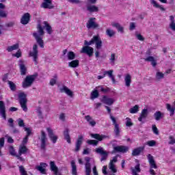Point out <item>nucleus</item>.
Segmentation results:
<instances>
[{
    "mask_svg": "<svg viewBox=\"0 0 175 175\" xmlns=\"http://www.w3.org/2000/svg\"><path fill=\"white\" fill-rule=\"evenodd\" d=\"M43 24L44 26L42 27V25L40 23H38L37 25L38 32L33 33V36L34 39L36 40L38 44L40 46V47H41V49L44 48V42L43 41V35H44V30H43V29L45 28L49 35H51V33H53V28L51 27L50 24H49V22L44 21Z\"/></svg>",
    "mask_w": 175,
    "mask_h": 175,
    "instance_id": "obj_1",
    "label": "nucleus"
},
{
    "mask_svg": "<svg viewBox=\"0 0 175 175\" xmlns=\"http://www.w3.org/2000/svg\"><path fill=\"white\" fill-rule=\"evenodd\" d=\"M91 137H93V139H89L87 141L88 144H90V146H98V143L99 142H102V140H105V139H107V136L105 135H100L98 133L95 134H90ZM98 140V141H97Z\"/></svg>",
    "mask_w": 175,
    "mask_h": 175,
    "instance_id": "obj_2",
    "label": "nucleus"
},
{
    "mask_svg": "<svg viewBox=\"0 0 175 175\" xmlns=\"http://www.w3.org/2000/svg\"><path fill=\"white\" fill-rule=\"evenodd\" d=\"M37 77L38 74L27 75L22 83L23 88H29V87H32V84H33Z\"/></svg>",
    "mask_w": 175,
    "mask_h": 175,
    "instance_id": "obj_3",
    "label": "nucleus"
},
{
    "mask_svg": "<svg viewBox=\"0 0 175 175\" xmlns=\"http://www.w3.org/2000/svg\"><path fill=\"white\" fill-rule=\"evenodd\" d=\"M96 44V49L98 50L102 48V40L99 38V36H94L90 42L85 40L84 44L85 46H91V44Z\"/></svg>",
    "mask_w": 175,
    "mask_h": 175,
    "instance_id": "obj_4",
    "label": "nucleus"
},
{
    "mask_svg": "<svg viewBox=\"0 0 175 175\" xmlns=\"http://www.w3.org/2000/svg\"><path fill=\"white\" fill-rule=\"evenodd\" d=\"M29 55L33 58L35 65H38L39 59V51L38 50V44L33 45L32 51L29 53Z\"/></svg>",
    "mask_w": 175,
    "mask_h": 175,
    "instance_id": "obj_5",
    "label": "nucleus"
},
{
    "mask_svg": "<svg viewBox=\"0 0 175 175\" xmlns=\"http://www.w3.org/2000/svg\"><path fill=\"white\" fill-rule=\"evenodd\" d=\"M18 97L19 99V103L23 111H27L28 107H27V95L24 92H21L18 94Z\"/></svg>",
    "mask_w": 175,
    "mask_h": 175,
    "instance_id": "obj_6",
    "label": "nucleus"
},
{
    "mask_svg": "<svg viewBox=\"0 0 175 175\" xmlns=\"http://www.w3.org/2000/svg\"><path fill=\"white\" fill-rule=\"evenodd\" d=\"M148 161L149 162L150 165V173L152 175H155L157 173H155V171H154L153 169H158V166L157 165V163H155V160L154 159V157L151 155V154H148L147 155Z\"/></svg>",
    "mask_w": 175,
    "mask_h": 175,
    "instance_id": "obj_7",
    "label": "nucleus"
},
{
    "mask_svg": "<svg viewBox=\"0 0 175 175\" xmlns=\"http://www.w3.org/2000/svg\"><path fill=\"white\" fill-rule=\"evenodd\" d=\"M41 144H40V148L41 150H46V146L47 144H46L47 142V135H46V132L44 131H41V135L38 137Z\"/></svg>",
    "mask_w": 175,
    "mask_h": 175,
    "instance_id": "obj_8",
    "label": "nucleus"
},
{
    "mask_svg": "<svg viewBox=\"0 0 175 175\" xmlns=\"http://www.w3.org/2000/svg\"><path fill=\"white\" fill-rule=\"evenodd\" d=\"M113 150L111 152V154H116V152H122V154H125L129 151V147L126 146H114L113 145Z\"/></svg>",
    "mask_w": 175,
    "mask_h": 175,
    "instance_id": "obj_9",
    "label": "nucleus"
},
{
    "mask_svg": "<svg viewBox=\"0 0 175 175\" xmlns=\"http://www.w3.org/2000/svg\"><path fill=\"white\" fill-rule=\"evenodd\" d=\"M95 20H96V18L92 17L89 18L86 23L88 29H96V28H99V24L96 23Z\"/></svg>",
    "mask_w": 175,
    "mask_h": 175,
    "instance_id": "obj_10",
    "label": "nucleus"
},
{
    "mask_svg": "<svg viewBox=\"0 0 175 175\" xmlns=\"http://www.w3.org/2000/svg\"><path fill=\"white\" fill-rule=\"evenodd\" d=\"M110 119L113 122V125H114L113 132L116 136V137H119L121 130L120 129V124L117 123V120L114 116L110 115Z\"/></svg>",
    "mask_w": 175,
    "mask_h": 175,
    "instance_id": "obj_11",
    "label": "nucleus"
},
{
    "mask_svg": "<svg viewBox=\"0 0 175 175\" xmlns=\"http://www.w3.org/2000/svg\"><path fill=\"white\" fill-rule=\"evenodd\" d=\"M96 152L97 154H100L101 157L100 161L103 162V161H106L107 159V157H109V152L105 149H103V147H99L96 149Z\"/></svg>",
    "mask_w": 175,
    "mask_h": 175,
    "instance_id": "obj_12",
    "label": "nucleus"
},
{
    "mask_svg": "<svg viewBox=\"0 0 175 175\" xmlns=\"http://www.w3.org/2000/svg\"><path fill=\"white\" fill-rule=\"evenodd\" d=\"M81 53L87 54L88 57H92L94 54V48L88 46H85L81 49Z\"/></svg>",
    "mask_w": 175,
    "mask_h": 175,
    "instance_id": "obj_13",
    "label": "nucleus"
},
{
    "mask_svg": "<svg viewBox=\"0 0 175 175\" xmlns=\"http://www.w3.org/2000/svg\"><path fill=\"white\" fill-rule=\"evenodd\" d=\"M46 131L48 132V135L50 140L52 141V143H53V144H55V143H57V141L58 140V136L54 134L53 129H51V128L50 127L46 128Z\"/></svg>",
    "mask_w": 175,
    "mask_h": 175,
    "instance_id": "obj_14",
    "label": "nucleus"
},
{
    "mask_svg": "<svg viewBox=\"0 0 175 175\" xmlns=\"http://www.w3.org/2000/svg\"><path fill=\"white\" fill-rule=\"evenodd\" d=\"M18 66L21 76H25L27 75V66H25V62L23 59L18 61Z\"/></svg>",
    "mask_w": 175,
    "mask_h": 175,
    "instance_id": "obj_15",
    "label": "nucleus"
},
{
    "mask_svg": "<svg viewBox=\"0 0 175 175\" xmlns=\"http://www.w3.org/2000/svg\"><path fill=\"white\" fill-rule=\"evenodd\" d=\"M135 162L137 163L135 167H131V174L132 175H139L137 173H140L142 172V169L140 168V163L137 159H135Z\"/></svg>",
    "mask_w": 175,
    "mask_h": 175,
    "instance_id": "obj_16",
    "label": "nucleus"
},
{
    "mask_svg": "<svg viewBox=\"0 0 175 175\" xmlns=\"http://www.w3.org/2000/svg\"><path fill=\"white\" fill-rule=\"evenodd\" d=\"M40 7L43 9H54V5H53L52 0H44Z\"/></svg>",
    "mask_w": 175,
    "mask_h": 175,
    "instance_id": "obj_17",
    "label": "nucleus"
},
{
    "mask_svg": "<svg viewBox=\"0 0 175 175\" xmlns=\"http://www.w3.org/2000/svg\"><path fill=\"white\" fill-rule=\"evenodd\" d=\"M0 116L6 120V107L5 106V103L0 100Z\"/></svg>",
    "mask_w": 175,
    "mask_h": 175,
    "instance_id": "obj_18",
    "label": "nucleus"
},
{
    "mask_svg": "<svg viewBox=\"0 0 175 175\" xmlns=\"http://www.w3.org/2000/svg\"><path fill=\"white\" fill-rule=\"evenodd\" d=\"M84 139V137L83 135H79L78 137V139L75 143V152H79L80 151V148L81 147V144H83V139Z\"/></svg>",
    "mask_w": 175,
    "mask_h": 175,
    "instance_id": "obj_19",
    "label": "nucleus"
},
{
    "mask_svg": "<svg viewBox=\"0 0 175 175\" xmlns=\"http://www.w3.org/2000/svg\"><path fill=\"white\" fill-rule=\"evenodd\" d=\"M30 20H31V15L29 14V13L26 12L23 15L22 18H21V23L23 25H27V24L29 23Z\"/></svg>",
    "mask_w": 175,
    "mask_h": 175,
    "instance_id": "obj_20",
    "label": "nucleus"
},
{
    "mask_svg": "<svg viewBox=\"0 0 175 175\" xmlns=\"http://www.w3.org/2000/svg\"><path fill=\"white\" fill-rule=\"evenodd\" d=\"M101 102L105 103V105H107L108 106H111L116 102L114 98H109L107 96H103V98L101 99Z\"/></svg>",
    "mask_w": 175,
    "mask_h": 175,
    "instance_id": "obj_21",
    "label": "nucleus"
},
{
    "mask_svg": "<svg viewBox=\"0 0 175 175\" xmlns=\"http://www.w3.org/2000/svg\"><path fill=\"white\" fill-rule=\"evenodd\" d=\"M148 116V109H142L141 114L138 118V121H139V122H143V120H146V118H147Z\"/></svg>",
    "mask_w": 175,
    "mask_h": 175,
    "instance_id": "obj_22",
    "label": "nucleus"
},
{
    "mask_svg": "<svg viewBox=\"0 0 175 175\" xmlns=\"http://www.w3.org/2000/svg\"><path fill=\"white\" fill-rule=\"evenodd\" d=\"M60 92H64L70 96V98H73V92L70 90V89L68 88V87L64 85L62 88H60Z\"/></svg>",
    "mask_w": 175,
    "mask_h": 175,
    "instance_id": "obj_23",
    "label": "nucleus"
},
{
    "mask_svg": "<svg viewBox=\"0 0 175 175\" xmlns=\"http://www.w3.org/2000/svg\"><path fill=\"white\" fill-rule=\"evenodd\" d=\"M144 147L139 146L138 148H135L133 150L131 155L133 157H137V156L140 155V154H142V151H144Z\"/></svg>",
    "mask_w": 175,
    "mask_h": 175,
    "instance_id": "obj_24",
    "label": "nucleus"
},
{
    "mask_svg": "<svg viewBox=\"0 0 175 175\" xmlns=\"http://www.w3.org/2000/svg\"><path fill=\"white\" fill-rule=\"evenodd\" d=\"M47 167V164L46 163H40V165L36 167V169L38 170V172H41L42 174H46V169L44 167Z\"/></svg>",
    "mask_w": 175,
    "mask_h": 175,
    "instance_id": "obj_25",
    "label": "nucleus"
},
{
    "mask_svg": "<svg viewBox=\"0 0 175 175\" xmlns=\"http://www.w3.org/2000/svg\"><path fill=\"white\" fill-rule=\"evenodd\" d=\"M87 10L90 13H98L99 12V8L96 7V5H88Z\"/></svg>",
    "mask_w": 175,
    "mask_h": 175,
    "instance_id": "obj_26",
    "label": "nucleus"
},
{
    "mask_svg": "<svg viewBox=\"0 0 175 175\" xmlns=\"http://www.w3.org/2000/svg\"><path fill=\"white\" fill-rule=\"evenodd\" d=\"M174 107H172L170 104H166V109L168 111H170V117H173L174 116L175 111V101L173 103Z\"/></svg>",
    "mask_w": 175,
    "mask_h": 175,
    "instance_id": "obj_27",
    "label": "nucleus"
},
{
    "mask_svg": "<svg viewBox=\"0 0 175 175\" xmlns=\"http://www.w3.org/2000/svg\"><path fill=\"white\" fill-rule=\"evenodd\" d=\"M85 120H86L87 122H88L89 125H90V126H95V125H96V122L95 120H93L92 117H91V116L88 115L85 116Z\"/></svg>",
    "mask_w": 175,
    "mask_h": 175,
    "instance_id": "obj_28",
    "label": "nucleus"
},
{
    "mask_svg": "<svg viewBox=\"0 0 175 175\" xmlns=\"http://www.w3.org/2000/svg\"><path fill=\"white\" fill-rule=\"evenodd\" d=\"M144 61L146 62H151V65L155 68L157 66V60L152 56H148L144 59Z\"/></svg>",
    "mask_w": 175,
    "mask_h": 175,
    "instance_id": "obj_29",
    "label": "nucleus"
},
{
    "mask_svg": "<svg viewBox=\"0 0 175 175\" xmlns=\"http://www.w3.org/2000/svg\"><path fill=\"white\" fill-rule=\"evenodd\" d=\"M50 167H51V172H53L55 175L58 174V167H57L54 161L50 162Z\"/></svg>",
    "mask_w": 175,
    "mask_h": 175,
    "instance_id": "obj_30",
    "label": "nucleus"
},
{
    "mask_svg": "<svg viewBox=\"0 0 175 175\" xmlns=\"http://www.w3.org/2000/svg\"><path fill=\"white\" fill-rule=\"evenodd\" d=\"M64 139H65V140H66L67 143H68V144H70L72 143V142L70 141V135L69 134L68 129H66L64 130Z\"/></svg>",
    "mask_w": 175,
    "mask_h": 175,
    "instance_id": "obj_31",
    "label": "nucleus"
},
{
    "mask_svg": "<svg viewBox=\"0 0 175 175\" xmlns=\"http://www.w3.org/2000/svg\"><path fill=\"white\" fill-rule=\"evenodd\" d=\"M125 85L126 87H131V83H132V76L130 74H127L124 77Z\"/></svg>",
    "mask_w": 175,
    "mask_h": 175,
    "instance_id": "obj_32",
    "label": "nucleus"
},
{
    "mask_svg": "<svg viewBox=\"0 0 175 175\" xmlns=\"http://www.w3.org/2000/svg\"><path fill=\"white\" fill-rule=\"evenodd\" d=\"M113 70H110L108 71H104V76L106 77V75H108V77H109V79H111L112 83H116V79L114 78V75H113Z\"/></svg>",
    "mask_w": 175,
    "mask_h": 175,
    "instance_id": "obj_33",
    "label": "nucleus"
},
{
    "mask_svg": "<svg viewBox=\"0 0 175 175\" xmlns=\"http://www.w3.org/2000/svg\"><path fill=\"white\" fill-rule=\"evenodd\" d=\"M71 172L72 175H77V166L75 161H71Z\"/></svg>",
    "mask_w": 175,
    "mask_h": 175,
    "instance_id": "obj_34",
    "label": "nucleus"
},
{
    "mask_svg": "<svg viewBox=\"0 0 175 175\" xmlns=\"http://www.w3.org/2000/svg\"><path fill=\"white\" fill-rule=\"evenodd\" d=\"M170 28L172 29V31H174L175 32V20L174 16L173 15L170 16Z\"/></svg>",
    "mask_w": 175,
    "mask_h": 175,
    "instance_id": "obj_35",
    "label": "nucleus"
},
{
    "mask_svg": "<svg viewBox=\"0 0 175 175\" xmlns=\"http://www.w3.org/2000/svg\"><path fill=\"white\" fill-rule=\"evenodd\" d=\"M0 17L2 18H6L8 17V14H6V11L5 10H0ZM0 28H3V25H0ZM2 35V30L0 29V36Z\"/></svg>",
    "mask_w": 175,
    "mask_h": 175,
    "instance_id": "obj_36",
    "label": "nucleus"
},
{
    "mask_svg": "<svg viewBox=\"0 0 175 175\" xmlns=\"http://www.w3.org/2000/svg\"><path fill=\"white\" fill-rule=\"evenodd\" d=\"M162 79H165V74L161 72L160 71H157L156 72L155 81H161V80H162Z\"/></svg>",
    "mask_w": 175,
    "mask_h": 175,
    "instance_id": "obj_37",
    "label": "nucleus"
},
{
    "mask_svg": "<svg viewBox=\"0 0 175 175\" xmlns=\"http://www.w3.org/2000/svg\"><path fill=\"white\" fill-rule=\"evenodd\" d=\"M112 27H114L116 29H118V32L121 33H124V27L120 25L118 23H115L112 24Z\"/></svg>",
    "mask_w": 175,
    "mask_h": 175,
    "instance_id": "obj_38",
    "label": "nucleus"
},
{
    "mask_svg": "<svg viewBox=\"0 0 175 175\" xmlns=\"http://www.w3.org/2000/svg\"><path fill=\"white\" fill-rule=\"evenodd\" d=\"M154 118L156 121H159L161 118H163V113L161 111H157L154 113Z\"/></svg>",
    "mask_w": 175,
    "mask_h": 175,
    "instance_id": "obj_39",
    "label": "nucleus"
},
{
    "mask_svg": "<svg viewBox=\"0 0 175 175\" xmlns=\"http://www.w3.org/2000/svg\"><path fill=\"white\" fill-rule=\"evenodd\" d=\"M150 3L152 5H153L154 8H157L161 10V12H165V8H163L162 5H160L155 1V0H150Z\"/></svg>",
    "mask_w": 175,
    "mask_h": 175,
    "instance_id": "obj_40",
    "label": "nucleus"
},
{
    "mask_svg": "<svg viewBox=\"0 0 175 175\" xmlns=\"http://www.w3.org/2000/svg\"><path fill=\"white\" fill-rule=\"evenodd\" d=\"M28 152V148H27V146H21L19 147V150H18V154L19 155H22L23 154H25L26 152Z\"/></svg>",
    "mask_w": 175,
    "mask_h": 175,
    "instance_id": "obj_41",
    "label": "nucleus"
},
{
    "mask_svg": "<svg viewBox=\"0 0 175 175\" xmlns=\"http://www.w3.org/2000/svg\"><path fill=\"white\" fill-rule=\"evenodd\" d=\"M18 44H15L12 46H9L7 47V51H8V53H12V51H14V50H18Z\"/></svg>",
    "mask_w": 175,
    "mask_h": 175,
    "instance_id": "obj_42",
    "label": "nucleus"
},
{
    "mask_svg": "<svg viewBox=\"0 0 175 175\" xmlns=\"http://www.w3.org/2000/svg\"><path fill=\"white\" fill-rule=\"evenodd\" d=\"M8 84L11 91L14 92V91H16V90H17V86L16 85V83H14L13 81H8Z\"/></svg>",
    "mask_w": 175,
    "mask_h": 175,
    "instance_id": "obj_43",
    "label": "nucleus"
},
{
    "mask_svg": "<svg viewBox=\"0 0 175 175\" xmlns=\"http://www.w3.org/2000/svg\"><path fill=\"white\" fill-rule=\"evenodd\" d=\"M79 60H73L68 63V66H70V68H77V66H79Z\"/></svg>",
    "mask_w": 175,
    "mask_h": 175,
    "instance_id": "obj_44",
    "label": "nucleus"
},
{
    "mask_svg": "<svg viewBox=\"0 0 175 175\" xmlns=\"http://www.w3.org/2000/svg\"><path fill=\"white\" fill-rule=\"evenodd\" d=\"M67 57L69 61H72V59H75V58H76V54H75V52L73 51H69L67 53Z\"/></svg>",
    "mask_w": 175,
    "mask_h": 175,
    "instance_id": "obj_45",
    "label": "nucleus"
},
{
    "mask_svg": "<svg viewBox=\"0 0 175 175\" xmlns=\"http://www.w3.org/2000/svg\"><path fill=\"white\" fill-rule=\"evenodd\" d=\"M98 97H99V92H98V90H94L93 92H92L90 99L94 100V99H96V98H98Z\"/></svg>",
    "mask_w": 175,
    "mask_h": 175,
    "instance_id": "obj_46",
    "label": "nucleus"
},
{
    "mask_svg": "<svg viewBox=\"0 0 175 175\" xmlns=\"http://www.w3.org/2000/svg\"><path fill=\"white\" fill-rule=\"evenodd\" d=\"M97 90L98 91H100V92H103V94H107V92H110V88H104L103 86H98Z\"/></svg>",
    "mask_w": 175,
    "mask_h": 175,
    "instance_id": "obj_47",
    "label": "nucleus"
},
{
    "mask_svg": "<svg viewBox=\"0 0 175 175\" xmlns=\"http://www.w3.org/2000/svg\"><path fill=\"white\" fill-rule=\"evenodd\" d=\"M106 35L109 38H113V36L116 35V31L110 29H107L106 30Z\"/></svg>",
    "mask_w": 175,
    "mask_h": 175,
    "instance_id": "obj_48",
    "label": "nucleus"
},
{
    "mask_svg": "<svg viewBox=\"0 0 175 175\" xmlns=\"http://www.w3.org/2000/svg\"><path fill=\"white\" fill-rule=\"evenodd\" d=\"M58 79V75H55L53 76V78L51 79L49 84L50 85H54L55 84H57V79Z\"/></svg>",
    "mask_w": 175,
    "mask_h": 175,
    "instance_id": "obj_49",
    "label": "nucleus"
},
{
    "mask_svg": "<svg viewBox=\"0 0 175 175\" xmlns=\"http://www.w3.org/2000/svg\"><path fill=\"white\" fill-rule=\"evenodd\" d=\"M131 114H136L139 111V105H135L133 107L131 108L129 110Z\"/></svg>",
    "mask_w": 175,
    "mask_h": 175,
    "instance_id": "obj_50",
    "label": "nucleus"
},
{
    "mask_svg": "<svg viewBox=\"0 0 175 175\" xmlns=\"http://www.w3.org/2000/svg\"><path fill=\"white\" fill-rule=\"evenodd\" d=\"M9 152L10 155H12V157H16V150H14V147H13L12 146L9 147Z\"/></svg>",
    "mask_w": 175,
    "mask_h": 175,
    "instance_id": "obj_51",
    "label": "nucleus"
},
{
    "mask_svg": "<svg viewBox=\"0 0 175 175\" xmlns=\"http://www.w3.org/2000/svg\"><path fill=\"white\" fill-rule=\"evenodd\" d=\"M19 172L21 175H28L27 174V171H25V169L24 168V166H23V165L19 166Z\"/></svg>",
    "mask_w": 175,
    "mask_h": 175,
    "instance_id": "obj_52",
    "label": "nucleus"
},
{
    "mask_svg": "<svg viewBox=\"0 0 175 175\" xmlns=\"http://www.w3.org/2000/svg\"><path fill=\"white\" fill-rule=\"evenodd\" d=\"M109 169L113 173H117V169H116L114 163H112L111 162L109 163Z\"/></svg>",
    "mask_w": 175,
    "mask_h": 175,
    "instance_id": "obj_53",
    "label": "nucleus"
},
{
    "mask_svg": "<svg viewBox=\"0 0 175 175\" xmlns=\"http://www.w3.org/2000/svg\"><path fill=\"white\" fill-rule=\"evenodd\" d=\"M126 126H132L133 125V123H132V120L129 118H126Z\"/></svg>",
    "mask_w": 175,
    "mask_h": 175,
    "instance_id": "obj_54",
    "label": "nucleus"
},
{
    "mask_svg": "<svg viewBox=\"0 0 175 175\" xmlns=\"http://www.w3.org/2000/svg\"><path fill=\"white\" fill-rule=\"evenodd\" d=\"M8 124L10 128H14V120H13V118L8 119Z\"/></svg>",
    "mask_w": 175,
    "mask_h": 175,
    "instance_id": "obj_55",
    "label": "nucleus"
},
{
    "mask_svg": "<svg viewBox=\"0 0 175 175\" xmlns=\"http://www.w3.org/2000/svg\"><path fill=\"white\" fill-rule=\"evenodd\" d=\"M157 144V142L154 140H150L147 142V145L149 146V147H154Z\"/></svg>",
    "mask_w": 175,
    "mask_h": 175,
    "instance_id": "obj_56",
    "label": "nucleus"
},
{
    "mask_svg": "<svg viewBox=\"0 0 175 175\" xmlns=\"http://www.w3.org/2000/svg\"><path fill=\"white\" fill-rule=\"evenodd\" d=\"M152 129L153 133H154L155 135H159V131H158V128H157V126L152 125Z\"/></svg>",
    "mask_w": 175,
    "mask_h": 175,
    "instance_id": "obj_57",
    "label": "nucleus"
},
{
    "mask_svg": "<svg viewBox=\"0 0 175 175\" xmlns=\"http://www.w3.org/2000/svg\"><path fill=\"white\" fill-rule=\"evenodd\" d=\"M24 129L25 131V132H27V137H29V136L31 135V133H32V131H31L30 128H27V127H24Z\"/></svg>",
    "mask_w": 175,
    "mask_h": 175,
    "instance_id": "obj_58",
    "label": "nucleus"
},
{
    "mask_svg": "<svg viewBox=\"0 0 175 175\" xmlns=\"http://www.w3.org/2000/svg\"><path fill=\"white\" fill-rule=\"evenodd\" d=\"M18 125L21 127H23L25 126V124H24V120H23V119H18Z\"/></svg>",
    "mask_w": 175,
    "mask_h": 175,
    "instance_id": "obj_59",
    "label": "nucleus"
},
{
    "mask_svg": "<svg viewBox=\"0 0 175 175\" xmlns=\"http://www.w3.org/2000/svg\"><path fill=\"white\" fill-rule=\"evenodd\" d=\"M169 139H170V142H168V144H171V145L175 144V139L173 136H170Z\"/></svg>",
    "mask_w": 175,
    "mask_h": 175,
    "instance_id": "obj_60",
    "label": "nucleus"
},
{
    "mask_svg": "<svg viewBox=\"0 0 175 175\" xmlns=\"http://www.w3.org/2000/svg\"><path fill=\"white\" fill-rule=\"evenodd\" d=\"M12 57L20 58L21 57V51L18 50L16 53L12 54Z\"/></svg>",
    "mask_w": 175,
    "mask_h": 175,
    "instance_id": "obj_61",
    "label": "nucleus"
},
{
    "mask_svg": "<svg viewBox=\"0 0 175 175\" xmlns=\"http://www.w3.org/2000/svg\"><path fill=\"white\" fill-rule=\"evenodd\" d=\"M111 64H114V62L116 61V54L112 53L111 55V58L109 59Z\"/></svg>",
    "mask_w": 175,
    "mask_h": 175,
    "instance_id": "obj_62",
    "label": "nucleus"
},
{
    "mask_svg": "<svg viewBox=\"0 0 175 175\" xmlns=\"http://www.w3.org/2000/svg\"><path fill=\"white\" fill-rule=\"evenodd\" d=\"M135 36L137 39H138V40H141L142 42L144 40V38H143V36H142V34H135Z\"/></svg>",
    "mask_w": 175,
    "mask_h": 175,
    "instance_id": "obj_63",
    "label": "nucleus"
},
{
    "mask_svg": "<svg viewBox=\"0 0 175 175\" xmlns=\"http://www.w3.org/2000/svg\"><path fill=\"white\" fill-rule=\"evenodd\" d=\"M92 170H93V174H94V175H98V170H96V165H94V166L93 167Z\"/></svg>",
    "mask_w": 175,
    "mask_h": 175,
    "instance_id": "obj_64",
    "label": "nucleus"
}]
</instances>
